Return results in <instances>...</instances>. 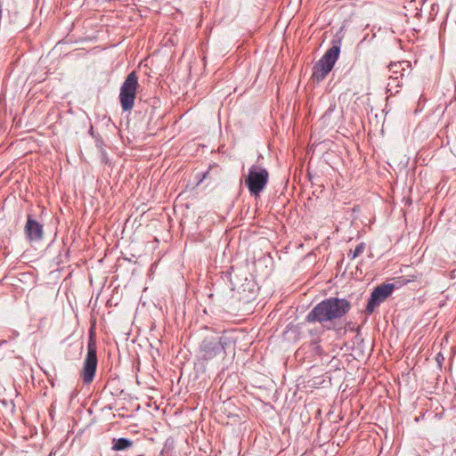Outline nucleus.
Instances as JSON below:
<instances>
[{
	"mask_svg": "<svg viewBox=\"0 0 456 456\" xmlns=\"http://www.w3.org/2000/svg\"><path fill=\"white\" fill-rule=\"evenodd\" d=\"M351 309V303L346 298L330 297L318 303L306 315L307 322H320L323 327L333 324L344 317Z\"/></svg>",
	"mask_w": 456,
	"mask_h": 456,
	"instance_id": "obj_1",
	"label": "nucleus"
},
{
	"mask_svg": "<svg viewBox=\"0 0 456 456\" xmlns=\"http://www.w3.org/2000/svg\"><path fill=\"white\" fill-rule=\"evenodd\" d=\"M417 278L416 275H409V278L398 277L395 283H387L378 286L370 294L368 304L366 305V314H371L375 308L384 302L393 292L396 285H405Z\"/></svg>",
	"mask_w": 456,
	"mask_h": 456,
	"instance_id": "obj_2",
	"label": "nucleus"
},
{
	"mask_svg": "<svg viewBox=\"0 0 456 456\" xmlns=\"http://www.w3.org/2000/svg\"><path fill=\"white\" fill-rule=\"evenodd\" d=\"M341 39L333 41V45L324 53V55L314 64L312 77L320 82L333 69L340 53Z\"/></svg>",
	"mask_w": 456,
	"mask_h": 456,
	"instance_id": "obj_3",
	"label": "nucleus"
},
{
	"mask_svg": "<svg viewBox=\"0 0 456 456\" xmlns=\"http://www.w3.org/2000/svg\"><path fill=\"white\" fill-rule=\"evenodd\" d=\"M269 173L267 169L260 165H253L248 169L245 178V184L249 193L254 197H259L268 183Z\"/></svg>",
	"mask_w": 456,
	"mask_h": 456,
	"instance_id": "obj_4",
	"label": "nucleus"
},
{
	"mask_svg": "<svg viewBox=\"0 0 456 456\" xmlns=\"http://www.w3.org/2000/svg\"><path fill=\"white\" fill-rule=\"evenodd\" d=\"M138 87V77L135 71L127 75L120 88L119 101L124 111L133 109Z\"/></svg>",
	"mask_w": 456,
	"mask_h": 456,
	"instance_id": "obj_5",
	"label": "nucleus"
},
{
	"mask_svg": "<svg viewBox=\"0 0 456 456\" xmlns=\"http://www.w3.org/2000/svg\"><path fill=\"white\" fill-rule=\"evenodd\" d=\"M97 362L96 343L91 336L87 344V354L81 372L84 383L89 384L93 381L96 371Z\"/></svg>",
	"mask_w": 456,
	"mask_h": 456,
	"instance_id": "obj_6",
	"label": "nucleus"
},
{
	"mask_svg": "<svg viewBox=\"0 0 456 456\" xmlns=\"http://www.w3.org/2000/svg\"><path fill=\"white\" fill-rule=\"evenodd\" d=\"M200 351L205 360H211L221 353L220 342L214 337L206 338L201 345Z\"/></svg>",
	"mask_w": 456,
	"mask_h": 456,
	"instance_id": "obj_7",
	"label": "nucleus"
},
{
	"mask_svg": "<svg viewBox=\"0 0 456 456\" xmlns=\"http://www.w3.org/2000/svg\"><path fill=\"white\" fill-rule=\"evenodd\" d=\"M27 238L33 240H40L43 238V226L41 224L28 216L27 223L24 228Z\"/></svg>",
	"mask_w": 456,
	"mask_h": 456,
	"instance_id": "obj_8",
	"label": "nucleus"
},
{
	"mask_svg": "<svg viewBox=\"0 0 456 456\" xmlns=\"http://www.w3.org/2000/svg\"><path fill=\"white\" fill-rule=\"evenodd\" d=\"M389 76L399 77V79L403 80L408 77L411 72V63L406 61L391 63L388 66Z\"/></svg>",
	"mask_w": 456,
	"mask_h": 456,
	"instance_id": "obj_9",
	"label": "nucleus"
},
{
	"mask_svg": "<svg viewBox=\"0 0 456 456\" xmlns=\"http://www.w3.org/2000/svg\"><path fill=\"white\" fill-rule=\"evenodd\" d=\"M112 444V450L114 451H126L133 445V442L127 438L113 439Z\"/></svg>",
	"mask_w": 456,
	"mask_h": 456,
	"instance_id": "obj_10",
	"label": "nucleus"
},
{
	"mask_svg": "<svg viewBox=\"0 0 456 456\" xmlns=\"http://www.w3.org/2000/svg\"><path fill=\"white\" fill-rule=\"evenodd\" d=\"M403 86V80L399 79V77L389 76L388 83L387 86V91L391 94H395L399 92L398 88Z\"/></svg>",
	"mask_w": 456,
	"mask_h": 456,
	"instance_id": "obj_11",
	"label": "nucleus"
},
{
	"mask_svg": "<svg viewBox=\"0 0 456 456\" xmlns=\"http://www.w3.org/2000/svg\"><path fill=\"white\" fill-rule=\"evenodd\" d=\"M216 338L217 339V341L220 342L221 352L223 351L224 354H225V349L227 347H229L233 343L232 339L227 336H222V337H218Z\"/></svg>",
	"mask_w": 456,
	"mask_h": 456,
	"instance_id": "obj_12",
	"label": "nucleus"
},
{
	"mask_svg": "<svg viewBox=\"0 0 456 456\" xmlns=\"http://www.w3.org/2000/svg\"><path fill=\"white\" fill-rule=\"evenodd\" d=\"M365 249V243L362 242L356 246L354 251L350 250L347 256L350 259H354L359 256Z\"/></svg>",
	"mask_w": 456,
	"mask_h": 456,
	"instance_id": "obj_13",
	"label": "nucleus"
},
{
	"mask_svg": "<svg viewBox=\"0 0 456 456\" xmlns=\"http://www.w3.org/2000/svg\"><path fill=\"white\" fill-rule=\"evenodd\" d=\"M10 333L11 334L8 336L10 339L15 338L19 336V332L13 330H10Z\"/></svg>",
	"mask_w": 456,
	"mask_h": 456,
	"instance_id": "obj_14",
	"label": "nucleus"
},
{
	"mask_svg": "<svg viewBox=\"0 0 456 456\" xmlns=\"http://www.w3.org/2000/svg\"><path fill=\"white\" fill-rule=\"evenodd\" d=\"M438 357H441L442 359H444L443 355L441 354H438L437 356H436V360L438 361Z\"/></svg>",
	"mask_w": 456,
	"mask_h": 456,
	"instance_id": "obj_15",
	"label": "nucleus"
}]
</instances>
